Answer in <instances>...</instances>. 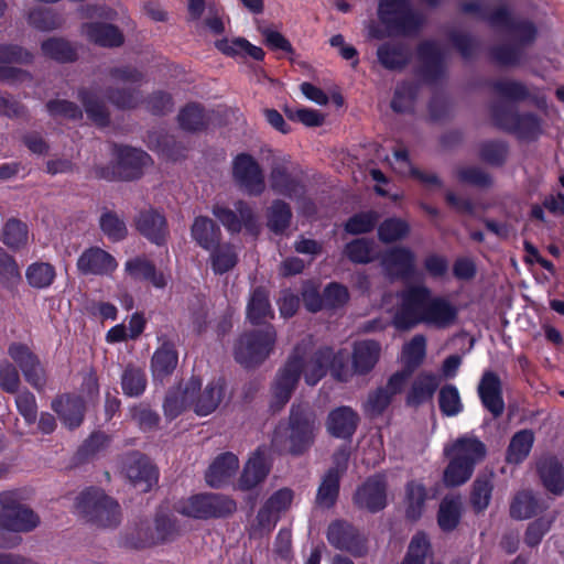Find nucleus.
<instances>
[{
	"mask_svg": "<svg viewBox=\"0 0 564 564\" xmlns=\"http://www.w3.org/2000/svg\"><path fill=\"white\" fill-rule=\"evenodd\" d=\"M400 306L394 315L399 329L424 324L445 329L457 322L458 308L445 296L434 295L425 284H410L399 294Z\"/></svg>",
	"mask_w": 564,
	"mask_h": 564,
	"instance_id": "f257e3e1",
	"label": "nucleus"
},
{
	"mask_svg": "<svg viewBox=\"0 0 564 564\" xmlns=\"http://www.w3.org/2000/svg\"><path fill=\"white\" fill-rule=\"evenodd\" d=\"M496 64L519 68L528 62L527 50L539 37L535 22L507 4L496 6Z\"/></svg>",
	"mask_w": 564,
	"mask_h": 564,
	"instance_id": "f03ea898",
	"label": "nucleus"
},
{
	"mask_svg": "<svg viewBox=\"0 0 564 564\" xmlns=\"http://www.w3.org/2000/svg\"><path fill=\"white\" fill-rule=\"evenodd\" d=\"M318 423L315 413L307 404H293L289 426H279L272 436V445L280 452L299 456L304 454L315 441Z\"/></svg>",
	"mask_w": 564,
	"mask_h": 564,
	"instance_id": "7ed1b4c3",
	"label": "nucleus"
},
{
	"mask_svg": "<svg viewBox=\"0 0 564 564\" xmlns=\"http://www.w3.org/2000/svg\"><path fill=\"white\" fill-rule=\"evenodd\" d=\"M75 507L86 522L98 528H116L121 522L119 503L101 489L90 488L80 492Z\"/></svg>",
	"mask_w": 564,
	"mask_h": 564,
	"instance_id": "20e7f679",
	"label": "nucleus"
},
{
	"mask_svg": "<svg viewBox=\"0 0 564 564\" xmlns=\"http://www.w3.org/2000/svg\"><path fill=\"white\" fill-rule=\"evenodd\" d=\"M378 18L389 34L402 36L416 34L424 23L410 0H379Z\"/></svg>",
	"mask_w": 564,
	"mask_h": 564,
	"instance_id": "39448f33",
	"label": "nucleus"
},
{
	"mask_svg": "<svg viewBox=\"0 0 564 564\" xmlns=\"http://www.w3.org/2000/svg\"><path fill=\"white\" fill-rule=\"evenodd\" d=\"M113 154L115 162L94 167L96 177L106 181H132L139 178L151 162L144 151L131 147H117Z\"/></svg>",
	"mask_w": 564,
	"mask_h": 564,
	"instance_id": "423d86ee",
	"label": "nucleus"
},
{
	"mask_svg": "<svg viewBox=\"0 0 564 564\" xmlns=\"http://www.w3.org/2000/svg\"><path fill=\"white\" fill-rule=\"evenodd\" d=\"M289 357H295L300 365L299 376L303 375L305 382L308 386H315L323 377H325L327 369H330L332 376L338 381H347L346 373L337 370V364L343 366V360L336 357L334 351L324 347L316 350L313 355L306 356L305 350L301 345H297Z\"/></svg>",
	"mask_w": 564,
	"mask_h": 564,
	"instance_id": "0eeeda50",
	"label": "nucleus"
},
{
	"mask_svg": "<svg viewBox=\"0 0 564 564\" xmlns=\"http://www.w3.org/2000/svg\"><path fill=\"white\" fill-rule=\"evenodd\" d=\"M276 332L272 325L243 333L235 345V359L246 368L262 364L272 352Z\"/></svg>",
	"mask_w": 564,
	"mask_h": 564,
	"instance_id": "6e6552de",
	"label": "nucleus"
},
{
	"mask_svg": "<svg viewBox=\"0 0 564 564\" xmlns=\"http://www.w3.org/2000/svg\"><path fill=\"white\" fill-rule=\"evenodd\" d=\"M113 86L106 90L108 100L120 109H133L141 101V94L137 88L127 87L142 82V73L134 67L123 66L112 68L109 73Z\"/></svg>",
	"mask_w": 564,
	"mask_h": 564,
	"instance_id": "1a4fd4ad",
	"label": "nucleus"
},
{
	"mask_svg": "<svg viewBox=\"0 0 564 564\" xmlns=\"http://www.w3.org/2000/svg\"><path fill=\"white\" fill-rule=\"evenodd\" d=\"M0 530L29 532L40 523V518L30 508L18 502L13 494H0Z\"/></svg>",
	"mask_w": 564,
	"mask_h": 564,
	"instance_id": "9d476101",
	"label": "nucleus"
},
{
	"mask_svg": "<svg viewBox=\"0 0 564 564\" xmlns=\"http://www.w3.org/2000/svg\"><path fill=\"white\" fill-rule=\"evenodd\" d=\"M235 209L223 205L213 207V215L230 232H240L242 227L251 235H258L260 225L252 207L245 200L239 199L234 204Z\"/></svg>",
	"mask_w": 564,
	"mask_h": 564,
	"instance_id": "9b49d317",
	"label": "nucleus"
},
{
	"mask_svg": "<svg viewBox=\"0 0 564 564\" xmlns=\"http://www.w3.org/2000/svg\"><path fill=\"white\" fill-rule=\"evenodd\" d=\"M232 178L250 196H260L265 189L263 171L248 153H240L232 160Z\"/></svg>",
	"mask_w": 564,
	"mask_h": 564,
	"instance_id": "f8f14e48",
	"label": "nucleus"
},
{
	"mask_svg": "<svg viewBox=\"0 0 564 564\" xmlns=\"http://www.w3.org/2000/svg\"><path fill=\"white\" fill-rule=\"evenodd\" d=\"M327 541L335 549L350 553L356 557L367 554V540L360 531L346 520H335L327 529Z\"/></svg>",
	"mask_w": 564,
	"mask_h": 564,
	"instance_id": "ddd939ff",
	"label": "nucleus"
},
{
	"mask_svg": "<svg viewBox=\"0 0 564 564\" xmlns=\"http://www.w3.org/2000/svg\"><path fill=\"white\" fill-rule=\"evenodd\" d=\"M300 365L295 357H288L283 366L278 370L271 384L270 408L278 412L290 401L297 388Z\"/></svg>",
	"mask_w": 564,
	"mask_h": 564,
	"instance_id": "4468645a",
	"label": "nucleus"
},
{
	"mask_svg": "<svg viewBox=\"0 0 564 564\" xmlns=\"http://www.w3.org/2000/svg\"><path fill=\"white\" fill-rule=\"evenodd\" d=\"M271 189L289 198H301L305 194L304 184L291 172V162L286 156H276L270 166Z\"/></svg>",
	"mask_w": 564,
	"mask_h": 564,
	"instance_id": "2eb2a0df",
	"label": "nucleus"
},
{
	"mask_svg": "<svg viewBox=\"0 0 564 564\" xmlns=\"http://www.w3.org/2000/svg\"><path fill=\"white\" fill-rule=\"evenodd\" d=\"M496 127L528 140H533L541 133V122L538 116L520 115L513 107H508L505 110L496 107Z\"/></svg>",
	"mask_w": 564,
	"mask_h": 564,
	"instance_id": "dca6fc26",
	"label": "nucleus"
},
{
	"mask_svg": "<svg viewBox=\"0 0 564 564\" xmlns=\"http://www.w3.org/2000/svg\"><path fill=\"white\" fill-rule=\"evenodd\" d=\"M202 387V381L197 377H191L185 383L171 388L163 402L164 415L169 420H174L188 408L193 409L194 398Z\"/></svg>",
	"mask_w": 564,
	"mask_h": 564,
	"instance_id": "f3484780",
	"label": "nucleus"
},
{
	"mask_svg": "<svg viewBox=\"0 0 564 564\" xmlns=\"http://www.w3.org/2000/svg\"><path fill=\"white\" fill-rule=\"evenodd\" d=\"M123 471L130 482L140 491H149L158 481V470L148 457L130 453L123 460Z\"/></svg>",
	"mask_w": 564,
	"mask_h": 564,
	"instance_id": "a211bd4d",
	"label": "nucleus"
},
{
	"mask_svg": "<svg viewBox=\"0 0 564 564\" xmlns=\"http://www.w3.org/2000/svg\"><path fill=\"white\" fill-rule=\"evenodd\" d=\"M355 506L371 513L382 510L387 505V482L383 476L369 477L359 486L352 497Z\"/></svg>",
	"mask_w": 564,
	"mask_h": 564,
	"instance_id": "6ab92c4d",
	"label": "nucleus"
},
{
	"mask_svg": "<svg viewBox=\"0 0 564 564\" xmlns=\"http://www.w3.org/2000/svg\"><path fill=\"white\" fill-rule=\"evenodd\" d=\"M405 384L406 382L399 375L393 373L386 386L369 392L364 403L365 413L370 417L381 415L391 404L393 397L403 391Z\"/></svg>",
	"mask_w": 564,
	"mask_h": 564,
	"instance_id": "aec40b11",
	"label": "nucleus"
},
{
	"mask_svg": "<svg viewBox=\"0 0 564 564\" xmlns=\"http://www.w3.org/2000/svg\"><path fill=\"white\" fill-rule=\"evenodd\" d=\"M417 57L422 63V75L425 80L434 83L445 75V54L441 46L432 41L422 42L417 46Z\"/></svg>",
	"mask_w": 564,
	"mask_h": 564,
	"instance_id": "412c9836",
	"label": "nucleus"
},
{
	"mask_svg": "<svg viewBox=\"0 0 564 564\" xmlns=\"http://www.w3.org/2000/svg\"><path fill=\"white\" fill-rule=\"evenodd\" d=\"M378 63L387 70L402 72L412 61V51L400 41H387L377 47Z\"/></svg>",
	"mask_w": 564,
	"mask_h": 564,
	"instance_id": "4be33fe9",
	"label": "nucleus"
},
{
	"mask_svg": "<svg viewBox=\"0 0 564 564\" xmlns=\"http://www.w3.org/2000/svg\"><path fill=\"white\" fill-rule=\"evenodd\" d=\"M446 457H453L462 463H466L475 468L487 454L482 442L474 436H463L454 441L444 448Z\"/></svg>",
	"mask_w": 564,
	"mask_h": 564,
	"instance_id": "5701e85b",
	"label": "nucleus"
},
{
	"mask_svg": "<svg viewBox=\"0 0 564 564\" xmlns=\"http://www.w3.org/2000/svg\"><path fill=\"white\" fill-rule=\"evenodd\" d=\"M120 544L128 550H145L155 546L153 524L149 520L129 523L120 534Z\"/></svg>",
	"mask_w": 564,
	"mask_h": 564,
	"instance_id": "b1692460",
	"label": "nucleus"
},
{
	"mask_svg": "<svg viewBox=\"0 0 564 564\" xmlns=\"http://www.w3.org/2000/svg\"><path fill=\"white\" fill-rule=\"evenodd\" d=\"M82 35L102 47H118L124 42L123 33L118 26L105 22H87L82 25Z\"/></svg>",
	"mask_w": 564,
	"mask_h": 564,
	"instance_id": "393cba45",
	"label": "nucleus"
},
{
	"mask_svg": "<svg viewBox=\"0 0 564 564\" xmlns=\"http://www.w3.org/2000/svg\"><path fill=\"white\" fill-rule=\"evenodd\" d=\"M137 229L155 245H163L169 234L165 217L155 209L140 212L135 218Z\"/></svg>",
	"mask_w": 564,
	"mask_h": 564,
	"instance_id": "a878e982",
	"label": "nucleus"
},
{
	"mask_svg": "<svg viewBox=\"0 0 564 564\" xmlns=\"http://www.w3.org/2000/svg\"><path fill=\"white\" fill-rule=\"evenodd\" d=\"M239 468L238 457L232 453L218 455L205 473V479L209 487L220 488L229 482Z\"/></svg>",
	"mask_w": 564,
	"mask_h": 564,
	"instance_id": "bb28decb",
	"label": "nucleus"
},
{
	"mask_svg": "<svg viewBox=\"0 0 564 564\" xmlns=\"http://www.w3.org/2000/svg\"><path fill=\"white\" fill-rule=\"evenodd\" d=\"M51 406L64 425L70 430L78 427L84 420L85 403L82 397L61 395L52 401Z\"/></svg>",
	"mask_w": 564,
	"mask_h": 564,
	"instance_id": "cd10ccee",
	"label": "nucleus"
},
{
	"mask_svg": "<svg viewBox=\"0 0 564 564\" xmlns=\"http://www.w3.org/2000/svg\"><path fill=\"white\" fill-rule=\"evenodd\" d=\"M117 267L115 258L100 248H90L77 260V268L84 274L102 275L112 272Z\"/></svg>",
	"mask_w": 564,
	"mask_h": 564,
	"instance_id": "c85d7f7f",
	"label": "nucleus"
},
{
	"mask_svg": "<svg viewBox=\"0 0 564 564\" xmlns=\"http://www.w3.org/2000/svg\"><path fill=\"white\" fill-rule=\"evenodd\" d=\"M359 416L349 406H339L329 412L326 420L328 433L338 438H349L355 433Z\"/></svg>",
	"mask_w": 564,
	"mask_h": 564,
	"instance_id": "c756f323",
	"label": "nucleus"
},
{
	"mask_svg": "<svg viewBox=\"0 0 564 564\" xmlns=\"http://www.w3.org/2000/svg\"><path fill=\"white\" fill-rule=\"evenodd\" d=\"M381 263L391 276L406 278L414 271L415 256L410 249L398 247L387 251Z\"/></svg>",
	"mask_w": 564,
	"mask_h": 564,
	"instance_id": "7c9ffc66",
	"label": "nucleus"
},
{
	"mask_svg": "<svg viewBox=\"0 0 564 564\" xmlns=\"http://www.w3.org/2000/svg\"><path fill=\"white\" fill-rule=\"evenodd\" d=\"M536 471L549 491L555 495H561L564 491V471L556 457L542 456L536 462Z\"/></svg>",
	"mask_w": 564,
	"mask_h": 564,
	"instance_id": "2f4dec72",
	"label": "nucleus"
},
{
	"mask_svg": "<svg viewBox=\"0 0 564 564\" xmlns=\"http://www.w3.org/2000/svg\"><path fill=\"white\" fill-rule=\"evenodd\" d=\"M270 467L265 457L260 452H256L246 463L242 473L238 479V488L247 491L256 488L268 476Z\"/></svg>",
	"mask_w": 564,
	"mask_h": 564,
	"instance_id": "473e14b6",
	"label": "nucleus"
},
{
	"mask_svg": "<svg viewBox=\"0 0 564 564\" xmlns=\"http://www.w3.org/2000/svg\"><path fill=\"white\" fill-rule=\"evenodd\" d=\"M176 119L182 130L196 133L209 127L210 113L202 105L191 102L178 111Z\"/></svg>",
	"mask_w": 564,
	"mask_h": 564,
	"instance_id": "72a5a7b5",
	"label": "nucleus"
},
{
	"mask_svg": "<svg viewBox=\"0 0 564 564\" xmlns=\"http://www.w3.org/2000/svg\"><path fill=\"white\" fill-rule=\"evenodd\" d=\"M178 362V355L174 345L164 341L153 354L151 370L154 380H164L173 373Z\"/></svg>",
	"mask_w": 564,
	"mask_h": 564,
	"instance_id": "f704fd0d",
	"label": "nucleus"
},
{
	"mask_svg": "<svg viewBox=\"0 0 564 564\" xmlns=\"http://www.w3.org/2000/svg\"><path fill=\"white\" fill-rule=\"evenodd\" d=\"M404 367L394 372L399 375L406 383L414 370L423 362L426 354V338L423 335H415L403 347Z\"/></svg>",
	"mask_w": 564,
	"mask_h": 564,
	"instance_id": "c9c22d12",
	"label": "nucleus"
},
{
	"mask_svg": "<svg viewBox=\"0 0 564 564\" xmlns=\"http://www.w3.org/2000/svg\"><path fill=\"white\" fill-rule=\"evenodd\" d=\"M381 347L375 340L358 341L354 346L352 367L357 375H366L373 369L379 360Z\"/></svg>",
	"mask_w": 564,
	"mask_h": 564,
	"instance_id": "e433bc0d",
	"label": "nucleus"
},
{
	"mask_svg": "<svg viewBox=\"0 0 564 564\" xmlns=\"http://www.w3.org/2000/svg\"><path fill=\"white\" fill-rule=\"evenodd\" d=\"M225 393L220 381L209 382L204 390L196 393L193 410L197 415L205 416L213 413L221 403Z\"/></svg>",
	"mask_w": 564,
	"mask_h": 564,
	"instance_id": "4c0bfd02",
	"label": "nucleus"
},
{
	"mask_svg": "<svg viewBox=\"0 0 564 564\" xmlns=\"http://www.w3.org/2000/svg\"><path fill=\"white\" fill-rule=\"evenodd\" d=\"M126 272L134 280L150 281L155 288L166 286V279L162 272H158L155 265L147 258L135 257L126 262Z\"/></svg>",
	"mask_w": 564,
	"mask_h": 564,
	"instance_id": "58836bf2",
	"label": "nucleus"
},
{
	"mask_svg": "<svg viewBox=\"0 0 564 564\" xmlns=\"http://www.w3.org/2000/svg\"><path fill=\"white\" fill-rule=\"evenodd\" d=\"M267 227L275 235H283L290 227L293 213L289 203L281 198L273 199L265 209Z\"/></svg>",
	"mask_w": 564,
	"mask_h": 564,
	"instance_id": "ea45409f",
	"label": "nucleus"
},
{
	"mask_svg": "<svg viewBox=\"0 0 564 564\" xmlns=\"http://www.w3.org/2000/svg\"><path fill=\"white\" fill-rule=\"evenodd\" d=\"M273 315L268 291L262 286L256 288L247 304V318L251 324L259 325L272 318Z\"/></svg>",
	"mask_w": 564,
	"mask_h": 564,
	"instance_id": "a19ab883",
	"label": "nucleus"
},
{
	"mask_svg": "<svg viewBox=\"0 0 564 564\" xmlns=\"http://www.w3.org/2000/svg\"><path fill=\"white\" fill-rule=\"evenodd\" d=\"M193 239L204 249L213 250L219 246L221 232L219 227L208 217L198 216L192 225Z\"/></svg>",
	"mask_w": 564,
	"mask_h": 564,
	"instance_id": "79ce46f5",
	"label": "nucleus"
},
{
	"mask_svg": "<svg viewBox=\"0 0 564 564\" xmlns=\"http://www.w3.org/2000/svg\"><path fill=\"white\" fill-rule=\"evenodd\" d=\"M463 500L459 496H446L442 499L437 512V523L445 532L455 530L460 521Z\"/></svg>",
	"mask_w": 564,
	"mask_h": 564,
	"instance_id": "37998d69",
	"label": "nucleus"
},
{
	"mask_svg": "<svg viewBox=\"0 0 564 564\" xmlns=\"http://www.w3.org/2000/svg\"><path fill=\"white\" fill-rule=\"evenodd\" d=\"M440 386V378L433 373H420L413 381L411 389L406 397V402L410 405H419L430 400L437 387Z\"/></svg>",
	"mask_w": 564,
	"mask_h": 564,
	"instance_id": "c03bdc74",
	"label": "nucleus"
},
{
	"mask_svg": "<svg viewBox=\"0 0 564 564\" xmlns=\"http://www.w3.org/2000/svg\"><path fill=\"white\" fill-rule=\"evenodd\" d=\"M540 511L542 506L530 489L518 491L510 505V516L517 520L530 519Z\"/></svg>",
	"mask_w": 564,
	"mask_h": 564,
	"instance_id": "a18cd8bd",
	"label": "nucleus"
},
{
	"mask_svg": "<svg viewBox=\"0 0 564 564\" xmlns=\"http://www.w3.org/2000/svg\"><path fill=\"white\" fill-rule=\"evenodd\" d=\"M492 477V473L479 474L473 484L470 503L477 512L487 509L490 505L494 488Z\"/></svg>",
	"mask_w": 564,
	"mask_h": 564,
	"instance_id": "49530a36",
	"label": "nucleus"
},
{
	"mask_svg": "<svg viewBox=\"0 0 564 564\" xmlns=\"http://www.w3.org/2000/svg\"><path fill=\"white\" fill-rule=\"evenodd\" d=\"M419 86L411 82H401L397 85L391 100V108L399 113L412 112Z\"/></svg>",
	"mask_w": 564,
	"mask_h": 564,
	"instance_id": "de8ad7c7",
	"label": "nucleus"
},
{
	"mask_svg": "<svg viewBox=\"0 0 564 564\" xmlns=\"http://www.w3.org/2000/svg\"><path fill=\"white\" fill-rule=\"evenodd\" d=\"M406 517L410 520H419L424 511L427 492L425 487L417 481H410L405 487Z\"/></svg>",
	"mask_w": 564,
	"mask_h": 564,
	"instance_id": "09e8293b",
	"label": "nucleus"
},
{
	"mask_svg": "<svg viewBox=\"0 0 564 564\" xmlns=\"http://www.w3.org/2000/svg\"><path fill=\"white\" fill-rule=\"evenodd\" d=\"M42 54L57 62H72L76 58V51L68 41L63 37H50L41 44Z\"/></svg>",
	"mask_w": 564,
	"mask_h": 564,
	"instance_id": "8fccbe9b",
	"label": "nucleus"
},
{
	"mask_svg": "<svg viewBox=\"0 0 564 564\" xmlns=\"http://www.w3.org/2000/svg\"><path fill=\"white\" fill-rule=\"evenodd\" d=\"M79 98L90 120L98 126H107L109 123L108 108L96 94L80 90Z\"/></svg>",
	"mask_w": 564,
	"mask_h": 564,
	"instance_id": "3c124183",
	"label": "nucleus"
},
{
	"mask_svg": "<svg viewBox=\"0 0 564 564\" xmlns=\"http://www.w3.org/2000/svg\"><path fill=\"white\" fill-rule=\"evenodd\" d=\"M339 479L336 470H328L325 474L316 496L318 507L328 509L334 506L339 492Z\"/></svg>",
	"mask_w": 564,
	"mask_h": 564,
	"instance_id": "603ef678",
	"label": "nucleus"
},
{
	"mask_svg": "<svg viewBox=\"0 0 564 564\" xmlns=\"http://www.w3.org/2000/svg\"><path fill=\"white\" fill-rule=\"evenodd\" d=\"M147 387V377L144 371L133 365H128L121 376V388L124 394L129 397L141 395Z\"/></svg>",
	"mask_w": 564,
	"mask_h": 564,
	"instance_id": "864d4df0",
	"label": "nucleus"
},
{
	"mask_svg": "<svg viewBox=\"0 0 564 564\" xmlns=\"http://www.w3.org/2000/svg\"><path fill=\"white\" fill-rule=\"evenodd\" d=\"M410 234V225L402 218H388L378 227V238L384 243L404 239Z\"/></svg>",
	"mask_w": 564,
	"mask_h": 564,
	"instance_id": "5fc2aeb1",
	"label": "nucleus"
},
{
	"mask_svg": "<svg viewBox=\"0 0 564 564\" xmlns=\"http://www.w3.org/2000/svg\"><path fill=\"white\" fill-rule=\"evenodd\" d=\"M3 243L13 250H19L28 243V227L24 223L11 218L9 219L2 231Z\"/></svg>",
	"mask_w": 564,
	"mask_h": 564,
	"instance_id": "6e6d98bb",
	"label": "nucleus"
},
{
	"mask_svg": "<svg viewBox=\"0 0 564 564\" xmlns=\"http://www.w3.org/2000/svg\"><path fill=\"white\" fill-rule=\"evenodd\" d=\"M28 22L40 31H53L63 25L64 19L51 9L36 8L30 11Z\"/></svg>",
	"mask_w": 564,
	"mask_h": 564,
	"instance_id": "4d7b16f0",
	"label": "nucleus"
},
{
	"mask_svg": "<svg viewBox=\"0 0 564 564\" xmlns=\"http://www.w3.org/2000/svg\"><path fill=\"white\" fill-rule=\"evenodd\" d=\"M55 269L46 262H35L29 265L25 272L28 283L35 289L50 286L55 279Z\"/></svg>",
	"mask_w": 564,
	"mask_h": 564,
	"instance_id": "13d9d810",
	"label": "nucleus"
},
{
	"mask_svg": "<svg viewBox=\"0 0 564 564\" xmlns=\"http://www.w3.org/2000/svg\"><path fill=\"white\" fill-rule=\"evenodd\" d=\"M496 96L512 102H520L530 97V91L522 82L503 78L496 80Z\"/></svg>",
	"mask_w": 564,
	"mask_h": 564,
	"instance_id": "bf43d9fd",
	"label": "nucleus"
},
{
	"mask_svg": "<svg viewBox=\"0 0 564 564\" xmlns=\"http://www.w3.org/2000/svg\"><path fill=\"white\" fill-rule=\"evenodd\" d=\"M447 458L449 463L443 474L445 486L457 487L468 481L474 473V467L453 457Z\"/></svg>",
	"mask_w": 564,
	"mask_h": 564,
	"instance_id": "052dcab7",
	"label": "nucleus"
},
{
	"mask_svg": "<svg viewBox=\"0 0 564 564\" xmlns=\"http://www.w3.org/2000/svg\"><path fill=\"white\" fill-rule=\"evenodd\" d=\"M532 444L533 434L530 431L518 432L508 447L507 460L513 464L521 463L529 455Z\"/></svg>",
	"mask_w": 564,
	"mask_h": 564,
	"instance_id": "680f3d73",
	"label": "nucleus"
},
{
	"mask_svg": "<svg viewBox=\"0 0 564 564\" xmlns=\"http://www.w3.org/2000/svg\"><path fill=\"white\" fill-rule=\"evenodd\" d=\"M555 520L554 514L542 516L528 524L524 532V543L529 547H535L540 544L543 536L550 531Z\"/></svg>",
	"mask_w": 564,
	"mask_h": 564,
	"instance_id": "e2e57ef3",
	"label": "nucleus"
},
{
	"mask_svg": "<svg viewBox=\"0 0 564 564\" xmlns=\"http://www.w3.org/2000/svg\"><path fill=\"white\" fill-rule=\"evenodd\" d=\"M212 268L215 273L224 274L237 263V253L229 245L217 246L210 254Z\"/></svg>",
	"mask_w": 564,
	"mask_h": 564,
	"instance_id": "0e129e2a",
	"label": "nucleus"
},
{
	"mask_svg": "<svg viewBox=\"0 0 564 564\" xmlns=\"http://www.w3.org/2000/svg\"><path fill=\"white\" fill-rule=\"evenodd\" d=\"M438 404L444 415H457L463 410V403L457 388L453 384L444 386L438 393Z\"/></svg>",
	"mask_w": 564,
	"mask_h": 564,
	"instance_id": "69168bd1",
	"label": "nucleus"
},
{
	"mask_svg": "<svg viewBox=\"0 0 564 564\" xmlns=\"http://www.w3.org/2000/svg\"><path fill=\"white\" fill-rule=\"evenodd\" d=\"M209 494L193 496L177 506V511L196 519H208Z\"/></svg>",
	"mask_w": 564,
	"mask_h": 564,
	"instance_id": "338daca9",
	"label": "nucleus"
},
{
	"mask_svg": "<svg viewBox=\"0 0 564 564\" xmlns=\"http://www.w3.org/2000/svg\"><path fill=\"white\" fill-rule=\"evenodd\" d=\"M378 220L379 214L377 212L359 213L347 220L345 230L351 235L367 234L376 227Z\"/></svg>",
	"mask_w": 564,
	"mask_h": 564,
	"instance_id": "774afa93",
	"label": "nucleus"
}]
</instances>
